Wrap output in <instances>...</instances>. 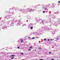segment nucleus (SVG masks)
Returning <instances> with one entry per match:
<instances>
[{
	"mask_svg": "<svg viewBox=\"0 0 60 60\" xmlns=\"http://www.w3.org/2000/svg\"><path fill=\"white\" fill-rule=\"evenodd\" d=\"M32 10H33L32 9H31L29 11L30 12H31V11H32Z\"/></svg>",
	"mask_w": 60,
	"mask_h": 60,
	"instance_id": "7ed1b4c3",
	"label": "nucleus"
},
{
	"mask_svg": "<svg viewBox=\"0 0 60 60\" xmlns=\"http://www.w3.org/2000/svg\"><path fill=\"white\" fill-rule=\"evenodd\" d=\"M14 58V57H12V58H11V59H13V58Z\"/></svg>",
	"mask_w": 60,
	"mask_h": 60,
	"instance_id": "f8f14e48",
	"label": "nucleus"
},
{
	"mask_svg": "<svg viewBox=\"0 0 60 60\" xmlns=\"http://www.w3.org/2000/svg\"><path fill=\"white\" fill-rule=\"evenodd\" d=\"M58 3H60V1H58Z\"/></svg>",
	"mask_w": 60,
	"mask_h": 60,
	"instance_id": "9b49d317",
	"label": "nucleus"
},
{
	"mask_svg": "<svg viewBox=\"0 0 60 60\" xmlns=\"http://www.w3.org/2000/svg\"><path fill=\"white\" fill-rule=\"evenodd\" d=\"M1 30V29H0V30Z\"/></svg>",
	"mask_w": 60,
	"mask_h": 60,
	"instance_id": "a878e982",
	"label": "nucleus"
},
{
	"mask_svg": "<svg viewBox=\"0 0 60 60\" xmlns=\"http://www.w3.org/2000/svg\"><path fill=\"white\" fill-rule=\"evenodd\" d=\"M52 41H54V39H52Z\"/></svg>",
	"mask_w": 60,
	"mask_h": 60,
	"instance_id": "4be33fe9",
	"label": "nucleus"
},
{
	"mask_svg": "<svg viewBox=\"0 0 60 60\" xmlns=\"http://www.w3.org/2000/svg\"><path fill=\"white\" fill-rule=\"evenodd\" d=\"M11 56H14V55H12Z\"/></svg>",
	"mask_w": 60,
	"mask_h": 60,
	"instance_id": "6e6552de",
	"label": "nucleus"
},
{
	"mask_svg": "<svg viewBox=\"0 0 60 60\" xmlns=\"http://www.w3.org/2000/svg\"><path fill=\"white\" fill-rule=\"evenodd\" d=\"M52 40H51V41H52Z\"/></svg>",
	"mask_w": 60,
	"mask_h": 60,
	"instance_id": "393cba45",
	"label": "nucleus"
},
{
	"mask_svg": "<svg viewBox=\"0 0 60 60\" xmlns=\"http://www.w3.org/2000/svg\"><path fill=\"white\" fill-rule=\"evenodd\" d=\"M35 39V38L34 37H33L32 39H32Z\"/></svg>",
	"mask_w": 60,
	"mask_h": 60,
	"instance_id": "39448f33",
	"label": "nucleus"
},
{
	"mask_svg": "<svg viewBox=\"0 0 60 60\" xmlns=\"http://www.w3.org/2000/svg\"><path fill=\"white\" fill-rule=\"evenodd\" d=\"M44 40H45V41H46V39H44Z\"/></svg>",
	"mask_w": 60,
	"mask_h": 60,
	"instance_id": "2eb2a0df",
	"label": "nucleus"
},
{
	"mask_svg": "<svg viewBox=\"0 0 60 60\" xmlns=\"http://www.w3.org/2000/svg\"><path fill=\"white\" fill-rule=\"evenodd\" d=\"M58 38L56 39V40H58Z\"/></svg>",
	"mask_w": 60,
	"mask_h": 60,
	"instance_id": "5701e85b",
	"label": "nucleus"
},
{
	"mask_svg": "<svg viewBox=\"0 0 60 60\" xmlns=\"http://www.w3.org/2000/svg\"><path fill=\"white\" fill-rule=\"evenodd\" d=\"M39 49H41V48H39Z\"/></svg>",
	"mask_w": 60,
	"mask_h": 60,
	"instance_id": "412c9836",
	"label": "nucleus"
},
{
	"mask_svg": "<svg viewBox=\"0 0 60 60\" xmlns=\"http://www.w3.org/2000/svg\"><path fill=\"white\" fill-rule=\"evenodd\" d=\"M49 54H50V53H51V52H49Z\"/></svg>",
	"mask_w": 60,
	"mask_h": 60,
	"instance_id": "dca6fc26",
	"label": "nucleus"
},
{
	"mask_svg": "<svg viewBox=\"0 0 60 60\" xmlns=\"http://www.w3.org/2000/svg\"><path fill=\"white\" fill-rule=\"evenodd\" d=\"M17 48L18 49H19L20 48V47H18Z\"/></svg>",
	"mask_w": 60,
	"mask_h": 60,
	"instance_id": "1a4fd4ad",
	"label": "nucleus"
},
{
	"mask_svg": "<svg viewBox=\"0 0 60 60\" xmlns=\"http://www.w3.org/2000/svg\"><path fill=\"white\" fill-rule=\"evenodd\" d=\"M47 41H50V40L48 39L47 40Z\"/></svg>",
	"mask_w": 60,
	"mask_h": 60,
	"instance_id": "6ab92c4d",
	"label": "nucleus"
},
{
	"mask_svg": "<svg viewBox=\"0 0 60 60\" xmlns=\"http://www.w3.org/2000/svg\"><path fill=\"white\" fill-rule=\"evenodd\" d=\"M44 9H45V11H48V9H47L46 8H45Z\"/></svg>",
	"mask_w": 60,
	"mask_h": 60,
	"instance_id": "f257e3e1",
	"label": "nucleus"
},
{
	"mask_svg": "<svg viewBox=\"0 0 60 60\" xmlns=\"http://www.w3.org/2000/svg\"><path fill=\"white\" fill-rule=\"evenodd\" d=\"M54 60V59H51V60Z\"/></svg>",
	"mask_w": 60,
	"mask_h": 60,
	"instance_id": "ddd939ff",
	"label": "nucleus"
},
{
	"mask_svg": "<svg viewBox=\"0 0 60 60\" xmlns=\"http://www.w3.org/2000/svg\"><path fill=\"white\" fill-rule=\"evenodd\" d=\"M28 50H29V51H30L31 50V49H29Z\"/></svg>",
	"mask_w": 60,
	"mask_h": 60,
	"instance_id": "4468645a",
	"label": "nucleus"
},
{
	"mask_svg": "<svg viewBox=\"0 0 60 60\" xmlns=\"http://www.w3.org/2000/svg\"><path fill=\"white\" fill-rule=\"evenodd\" d=\"M43 22V21H41V22Z\"/></svg>",
	"mask_w": 60,
	"mask_h": 60,
	"instance_id": "aec40b11",
	"label": "nucleus"
},
{
	"mask_svg": "<svg viewBox=\"0 0 60 60\" xmlns=\"http://www.w3.org/2000/svg\"><path fill=\"white\" fill-rule=\"evenodd\" d=\"M40 60H43V59H40Z\"/></svg>",
	"mask_w": 60,
	"mask_h": 60,
	"instance_id": "a211bd4d",
	"label": "nucleus"
},
{
	"mask_svg": "<svg viewBox=\"0 0 60 60\" xmlns=\"http://www.w3.org/2000/svg\"><path fill=\"white\" fill-rule=\"evenodd\" d=\"M28 38L29 39H30V37H28Z\"/></svg>",
	"mask_w": 60,
	"mask_h": 60,
	"instance_id": "f3484780",
	"label": "nucleus"
},
{
	"mask_svg": "<svg viewBox=\"0 0 60 60\" xmlns=\"http://www.w3.org/2000/svg\"><path fill=\"white\" fill-rule=\"evenodd\" d=\"M43 13H45V11H43Z\"/></svg>",
	"mask_w": 60,
	"mask_h": 60,
	"instance_id": "9d476101",
	"label": "nucleus"
},
{
	"mask_svg": "<svg viewBox=\"0 0 60 60\" xmlns=\"http://www.w3.org/2000/svg\"><path fill=\"white\" fill-rule=\"evenodd\" d=\"M21 54L22 55H24V53H21Z\"/></svg>",
	"mask_w": 60,
	"mask_h": 60,
	"instance_id": "423d86ee",
	"label": "nucleus"
},
{
	"mask_svg": "<svg viewBox=\"0 0 60 60\" xmlns=\"http://www.w3.org/2000/svg\"><path fill=\"white\" fill-rule=\"evenodd\" d=\"M33 27L32 26H31L30 27V29H33Z\"/></svg>",
	"mask_w": 60,
	"mask_h": 60,
	"instance_id": "20e7f679",
	"label": "nucleus"
},
{
	"mask_svg": "<svg viewBox=\"0 0 60 60\" xmlns=\"http://www.w3.org/2000/svg\"><path fill=\"white\" fill-rule=\"evenodd\" d=\"M29 48L30 49H33V48L32 47H30Z\"/></svg>",
	"mask_w": 60,
	"mask_h": 60,
	"instance_id": "0eeeda50",
	"label": "nucleus"
},
{
	"mask_svg": "<svg viewBox=\"0 0 60 60\" xmlns=\"http://www.w3.org/2000/svg\"><path fill=\"white\" fill-rule=\"evenodd\" d=\"M20 58V59H21V58Z\"/></svg>",
	"mask_w": 60,
	"mask_h": 60,
	"instance_id": "b1692460",
	"label": "nucleus"
},
{
	"mask_svg": "<svg viewBox=\"0 0 60 60\" xmlns=\"http://www.w3.org/2000/svg\"><path fill=\"white\" fill-rule=\"evenodd\" d=\"M21 42L22 43V42H23V40H22V39H21Z\"/></svg>",
	"mask_w": 60,
	"mask_h": 60,
	"instance_id": "f03ea898",
	"label": "nucleus"
}]
</instances>
